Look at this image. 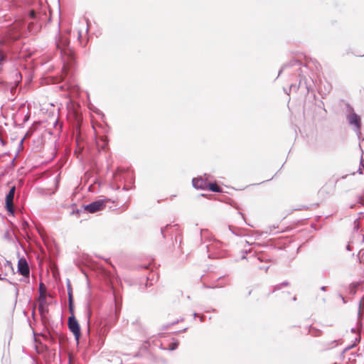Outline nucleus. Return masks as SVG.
Here are the masks:
<instances>
[{
    "label": "nucleus",
    "mask_w": 364,
    "mask_h": 364,
    "mask_svg": "<svg viewBox=\"0 0 364 364\" xmlns=\"http://www.w3.org/2000/svg\"><path fill=\"white\" fill-rule=\"evenodd\" d=\"M69 43L68 38L65 36L60 35L56 39V47L60 51L63 62V73H67V70L72 66L75 60L74 53L69 47Z\"/></svg>",
    "instance_id": "obj_1"
},
{
    "label": "nucleus",
    "mask_w": 364,
    "mask_h": 364,
    "mask_svg": "<svg viewBox=\"0 0 364 364\" xmlns=\"http://www.w3.org/2000/svg\"><path fill=\"white\" fill-rule=\"evenodd\" d=\"M108 201L107 198L99 199L85 205L84 209L90 213H95L103 210Z\"/></svg>",
    "instance_id": "obj_2"
},
{
    "label": "nucleus",
    "mask_w": 364,
    "mask_h": 364,
    "mask_svg": "<svg viewBox=\"0 0 364 364\" xmlns=\"http://www.w3.org/2000/svg\"><path fill=\"white\" fill-rule=\"evenodd\" d=\"M68 326L69 330L73 333L75 340L78 342L81 335L80 327L74 315L68 318Z\"/></svg>",
    "instance_id": "obj_3"
},
{
    "label": "nucleus",
    "mask_w": 364,
    "mask_h": 364,
    "mask_svg": "<svg viewBox=\"0 0 364 364\" xmlns=\"http://www.w3.org/2000/svg\"><path fill=\"white\" fill-rule=\"evenodd\" d=\"M348 121L350 125L354 126V131L356 132V134H357L358 139H360V135H361L360 117L355 112H353L348 116Z\"/></svg>",
    "instance_id": "obj_4"
},
{
    "label": "nucleus",
    "mask_w": 364,
    "mask_h": 364,
    "mask_svg": "<svg viewBox=\"0 0 364 364\" xmlns=\"http://www.w3.org/2000/svg\"><path fill=\"white\" fill-rule=\"evenodd\" d=\"M16 193V187L12 186L7 195L6 196L5 203L6 208L9 213L14 215V199Z\"/></svg>",
    "instance_id": "obj_5"
},
{
    "label": "nucleus",
    "mask_w": 364,
    "mask_h": 364,
    "mask_svg": "<svg viewBox=\"0 0 364 364\" xmlns=\"http://www.w3.org/2000/svg\"><path fill=\"white\" fill-rule=\"evenodd\" d=\"M18 272L22 276L28 278L30 274V269L26 259L21 257L18 261Z\"/></svg>",
    "instance_id": "obj_6"
},
{
    "label": "nucleus",
    "mask_w": 364,
    "mask_h": 364,
    "mask_svg": "<svg viewBox=\"0 0 364 364\" xmlns=\"http://www.w3.org/2000/svg\"><path fill=\"white\" fill-rule=\"evenodd\" d=\"M49 303L47 301L46 297L41 292L38 297V311L41 316L44 317L48 313Z\"/></svg>",
    "instance_id": "obj_7"
},
{
    "label": "nucleus",
    "mask_w": 364,
    "mask_h": 364,
    "mask_svg": "<svg viewBox=\"0 0 364 364\" xmlns=\"http://www.w3.org/2000/svg\"><path fill=\"white\" fill-rule=\"evenodd\" d=\"M193 186L196 188L205 190L208 188V182L206 179H203V178H193L192 181Z\"/></svg>",
    "instance_id": "obj_8"
},
{
    "label": "nucleus",
    "mask_w": 364,
    "mask_h": 364,
    "mask_svg": "<svg viewBox=\"0 0 364 364\" xmlns=\"http://www.w3.org/2000/svg\"><path fill=\"white\" fill-rule=\"evenodd\" d=\"M108 139L106 136H102L97 141V145L99 147H101V149H105L107 145Z\"/></svg>",
    "instance_id": "obj_9"
},
{
    "label": "nucleus",
    "mask_w": 364,
    "mask_h": 364,
    "mask_svg": "<svg viewBox=\"0 0 364 364\" xmlns=\"http://www.w3.org/2000/svg\"><path fill=\"white\" fill-rule=\"evenodd\" d=\"M213 192H221V188L215 183H208V188Z\"/></svg>",
    "instance_id": "obj_10"
},
{
    "label": "nucleus",
    "mask_w": 364,
    "mask_h": 364,
    "mask_svg": "<svg viewBox=\"0 0 364 364\" xmlns=\"http://www.w3.org/2000/svg\"><path fill=\"white\" fill-rule=\"evenodd\" d=\"M29 16L33 19H36L41 18V14L36 13L34 10H31L29 12Z\"/></svg>",
    "instance_id": "obj_11"
},
{
    "label": "nucleus",
    "mask_w": 364,
    "mask_h": 364,
    "mask_svg": "<svg viewBox=\"0 0 364 364\" xmlns=\"http://www.w3.org/2000/svg\"><path fill=\"white\" fill-rule=\"evenodd\" d=\"M41 292L43 293V295L46 297V287L43 284L40 283L39 285V295H41Z\"/></svg>",
    "instance_id": "obj_12"
},
{
    "label": "nucleus",
    "mask_w": 364,
    "mask_h": 364,
    "mask_svg": "<svg viewBox=\"0 0 364 364\" xmlns=\"http://www.w3.org/2000/svg\"><path fill=\"white\" fill-rule=\"evenodd\" d=\"M69 311L71 314V316L74 315V307H73V300L70 298L69 299Z\"/></svg>",
    "instance_id": "obj_13"
},
{
    "label": "nucleus",
    "mask_w": 364,
    "mask_h": 364,
    "mask_svg": "<svg viewBox=\"0 0 364 364\" xmlns=\"http://www.w3.org/2000/svg\"><path fill=\"white\" fill-rule=\"evenodd\" d=\"M288 285H289V283L287 282H282L280 284L275 286V287L274 289V291L281 289L282 287H286Z\"/></svg>",
    "instance_id": "obj_14"
},
{
    "label": "nucleus",
    "mask_w": 364,
    "mask_h": 364,
    "mask_svg": "<svg viewBox=\"0 0 364 364\" xmlns=\"http://www.w3.org/2000/svg\"><path fill=\"white\" fill-rule=\"evenodd\" d=\"M68 300L70 299H70H73L72 288H71L69 282L68 284Z\"/></svg>",
    "instance_id": "obj_15"
},
{
    "label": "nucleus",
    "mask_w": 364,
    "mask_h": 364,
    "mask_svg": "<svg viewBox=\"0 0 364 364\" xmlns=\"http://www.w3.org/2000/svg\"><path fill=\"white\" fill-rule=\"evenodd\" d=\"M178 343L177 342L172 343L169 345V350H173L177 348Z\"/></svg>",
    "instance_id": "obj_16"
},
{
    "label": "nucleus",
    "mask_w": 364,
    "mask_h": 364,
    "mask_svg": "<svg viewBox=\"0 0 364 364\" xmlns=\"http://www.w3.org/2000/svg\"><path fill=\"white\" fill-rule=\"evenodd\" d=\"M6 60V55L0 50V65Z\"/></svg>",
    "instance_id": "obj_17"
},
{
    "label": "nucleus",
    "mask_w": 364,
    "mask_h": 364,
    "mask_svg": "<svg viewBox=\"0 0 364 364\" xmlns=\"http://www.w3.org/2000/svg\"><path fill=\"white\" fill-rule=\"evenodd\" d=\"M363 302H364V299H363L360 301V304H359V310H358V318L359 319L361 318V315H362V313H361V306H362Z\"/></svg>",
    "instance_id": "obj_18"
},
{
    "label": "nucleus",
    "mask_w": 364,
    "mask_h": 364,
    "mask_svg": "<svg viewBox=\"0 0 364 364\" xmlns=\"http://www.w3.org/2000/svg\"><path fill=\"white\" fill-rule=\"evenodd\" d=\"M87 331H90V316H88V321H87Z\"/></svg>",
    "instance_id": "obj_19"
},
{
    "label": "nucleus",
    "mask_w": 364,
    "mask_h": 364,
    "mask_svg": "<svg viewBox=\"0 0 364 364\" xmlns=\"http://www.w3.org/2000/svg\"><path fill=\"white\" fill-rule=\"evenodd\" d=\"M321 290L323 291H326V287H325V286L321 287Z\"/></svg>",
    "instance_id": "obj_20"
},
{
    "label": "nucleus",
    "mask_w": 364,
    "mask_h": 364,
    "mask_svg": "<svg viewBox=\"0 0 364 364\" xmlns=\"http://www.w3.org/2000/svg\"><path fill=\"white\" fill-rule=\"evenodd\" d=\"M285 66L283 67L279 72V75L281 74V73L283 71V70L284 69Z\"/></svg>",
    "instance_id": "obj_21"
},
{
    "label": "nucleus",
    "mask_w": 364,
    "mask_h": 364,
    "mask_svg": "<svg viewBox=\"0 0 364 364\" xmlns=\"http://www.w3.org/2000/svg\"><path fill=\"white\" fill-rule=\"evenodd\" d=\"M58 124V122L55 121L54 123V127H56Z\"/></svg>",
    "instance_id": "obj_22"
},
{
    "label": "nucleus",
    "mask_w": 364,
    "mask_h": 364,
    "mask_svg": "<svg viewBox=\"0 0 364 364\" xmlns=\"http://www.w3.org/2000/svg\"><path fill=\"white\" fill-rule=\"evenodd\" d=\"M203 318H204V316H201L200 318V321H203Z\"/></svg>",
    "instance_id": "obj_23"
},
{
    "label": "nucleus",
    "mask_w": 364,
    "mask_h": 364,
    "mask_svg": "<svg viewBox=\"0 0 364 364\" xmlns=\"http://www.w3.org/2000/svg\"><path fill=\"white\" fill-rule=\"evenodd\" d=\"M4 279H5V278H4V277H1V274H0V280H4Z\"/></svg>",
    "instance_id": "obj_24"
},
{
    "label": "nucleus",
    "mask_w": 364,
    "mask_h": 364,
    "mask_svg": "<svg viewBox=\"0 0 364 364\" xmlns=\"http://www.w3.org/2000/svg\"><path fill=\"white\" fill-rule=\"evenodd\" d=\"M196 316H198V314L195 313L194 314V317L196 318Z\"/></svg>",
    "instance_id": "obj_25"
},
{
    "label": "nucleus",
    "mask_w": 364,
    "mask_h": 364,
    "mask_svg": "<svg viewBox=\"0 0 364 364\" xmlns=\"http://www.w3.org/2000/svg\"><path fill=\"white\" fill-rule=\"evenodd\" d=\"M80 37H81V33H80V32H79V36H78V38H80Z\"/></svg>",
    "instance_id": "obj_26"
},
{
    "label": "nucleus",
    "mask_w": 364,
    "mask_h": 364,
    "mask_svg": "<svg viewBox=\"0 0 364 364\" xmlns=\"http://www.w3.org/2000/svg\"><path fill=\"white\" fill-rule=\"evenodd\" d=\"M164 229H161V233L164 234Z\"/></svg>",
    "instance_id": "obj_27"
},
{
    "label": "nucleus",
    "mask_w": 364,
    "mask_h": 364,
    "mask_svg": "<svg viewBox=\"0 0 364 364\" xmlns=\"http://www.w3.org/2000/svg\"><path fill=\"white\" fill-rule=\"evenodd\" d=\"M347 248H348V250H350V246H349V245H348V246H347Z\"/></svg>",
    "instance_id": "obj_28"
}]
</instances>
